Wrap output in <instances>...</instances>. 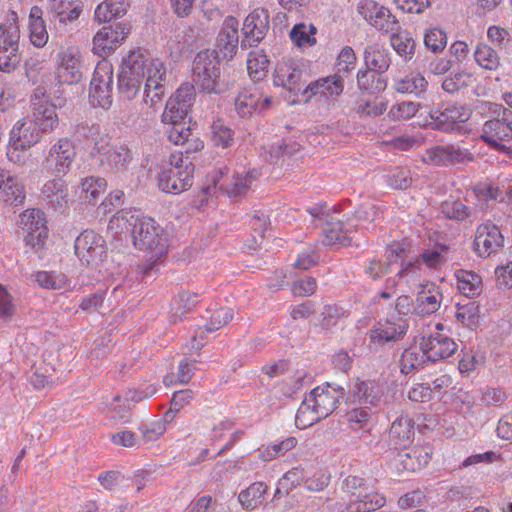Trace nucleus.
<instances>
[{
	"mask_svg": "<svg viewBox=\"0 0 512 512\" xmlns=\"http://www.w3.org/2000/svg\"><path fill=\"white\" fill-rule=\"evenodd\" d=\"M193 82L202 91L220 94L228 89V83L221 77L220 60L217 51H200L193 62Z\"/></svg>",
	"mask_w": 512,
	"mask_h": 512,
	"instance_id": "f257e3e1",
	"label": "nucleus"
},
{
	"mask_svg": "<svg viewBox=\"0 0 512 512\" xmlns=\"http://www.w3.org/2000/svg\"><path fill=\"white\" fill-rule=\"evenodd\" d=\"M140 49L131 50L122 60L121 71L118 76V89L126 99H133L140 90L143 79L147 78L151 62Z\"/></svg>",
	"mask_w": 512,
	"mask_h": 512,
	"instance_id": "f03ea898",
	"label": "nucleus"
},
{
	"mask_svg": "<svg viewBox=\"0 0 512 512\" xmlns=\"http://www.w3.org/2000/svg\"><path fill=\"white\" fill-rule=\"evenodd\" d=\"M495 116L483 124L480 138L493 149L509 153L507 142L512 141V110L499 106Z\"/></svg>",
	"mask_w": 512,
	"mask_h": 512,
	"instance_id": "7ed1b4c3",
	"label": "nucleus"
},
{
	"mask_svg": "<svg viewBox=\"0 0 512 512\" xmlns=\"http://www.w3.org/2000/svg\"><path fill=\"white\" fill-rule=\"evenodd\" d=\"M19 40L18 15L11 10L0 24V71L10 72L20 63Z\"/></svg>",
	"mask_w": 512,
	"mask_h": 512,
	"instance_id": "20e7f679",
	"label": "nucleus"
},
{
	"mask_svg": "<svg viewBox=\"0 0 512 512\" xmlns=\"http://www.w3.org/2000/svg\"><path fill=\"white\" fill-rule=\"evenodd\" d=\"M133 243L138 249L149 252L157 259L168 251V239L163 229L153 219L145 216L133 228Z\"/></svg>",
	"mask_w": 512,
	"mask_h": 512,
	"instance_id": "39448f33",
	"label": "nucleus"
},
{
	"mask_svg": "<svg viewBox=\"0 0 512 512\" xmlns=\"http://www.w3.org/2000/svg\"><path fill=\"white\" fill-rule=\"evenodd\" d=\"M76 157V143L71 138L63 136L51 144L43 165L52 175L64 176L70 171Z\"/></svg>",
	"mask_w": 512,
	"mask_h": 512,
	"instance_id": "423d86ee",
	"label": "nucleus"
},
{
	"mask_svg": "<svg viewBox=\"0 0 512 512\" xmlns=\"http://www.w3.org/2000/svg\"><path fill=\"white\" fill-rule=\"evenodd\" d=\"M74 249L79 260L87 266L99 264L106 256V242L93 230L80 233L75 240Z\"/></svg>",
	"mask_w": 512,
	"mask_h": 512,
	"instance_id": "0eeeda50",
	"label": "nucleus"
},
{
	"mask_svg": "<svg viewBox=\"0 0 512 512\" xmlns=\"http://www.w3.org/2000/svg\"><path fill=\"white\" fill-rule=\"evenodd\" d=\"M113 70L111 65L96 66L90 82L89 98L95 107L108 108L112 104Z\"/></svg>",
	"mask_w": 512,
	"mask_h": 512,
	"instance_id": "6e6552de",
	"label": "nucleus"
},
{
	"mask_svg": "<svg viewBox=\"0 0 512 512\" xmlns=\"http://www.w3.org/2000/svg\"><path fill=\"white\" fill-rule=\"evenodd\" d=\"M344 489L348 494L346 509L348 512H371L375 511L385 504V498L381 495H370L368 501L361 504L357 499L359 498V491L364 492L367 490L366 482L363 478L350 475L344 480Z\"/></svg>",
	"mask_w": 512,
	"mask_h": 512,
	"instance_id": "1a4fd4ad",
	"label": "nucleus"
},
{
	"mask_svg": "<svg viewBox=\"0 0 512 512\" xmlns=\"http://www.w3.org/2000/svg\"><path fill=\"white\" fill-rule=\"evenodd\" d=\"M20 227L27 246L33 249L43 245L47 238V227L44 213L39 209H27L20 215Z\"/></svg>",
	"mask_w": 512,
	"mask_h": 512,
	"instance_id": "9d476101",
	"label": "nucleus"
},
{
	"mask_svg": "<svg viewBox=\"0 0 512 512\" xmlns=\"http://www.w3.org/2000/svg\"><path fill=\"white\" fill-rule=\"evenodd\" d=\"M82 55L77 49L68 48L57 54L56 79L61 84H77L82 79Z\"/></svg>",
	"mask_w": 512,
	"mask_h": 512,
	"instance_id": "9b49d317",
	"label": "nucleus"
},
{
	"mask_svg": "<svg viewBox=\"0 0 512 512\" xmlns=\"http://www.w3.org/2000/svg\"><path fill=\"white\" fill-rule=\"evenodd\" d=\"M407 330L408 324L402 318L378 321L369 332L370 347L377 348L398 342L405 336Z\"/></svg>",
	"mask_w": 512,
	"mask_h": 512,
	"instance_id": "f8f14e48",
	"label": "nucleus"
},
{
	"mask_svg": "<svg viewBox=\"0 0 512 512\" xmlns=\"http://www.w3.org/2000/svg\"><path fill=\"white\" fill-rule=\"evenodd\" d=\"M32 122L44 133H52L59 126L56 105L42 95L35 94L31 98Z\"/></svg>",
	"mask_w": 512,
	"mask_h": 512,
	"instance_id": "ddd939ff",
	"label": "nucleus"
},
{
	"mask_svg": "<svg viewBox=\"0 0 512 512\" xmlns=\"http://www.w3.org/2000/svg\"><path fill=\"white\" fill-rule=\"evenodd\" d=\"M422 159L427 164L449 166L471 162L474 157L466 149L456 148L453 145H437L427 149Z\"/></svg>",
	"mask_w": 512,
	"mask_h": 512,
	"instance_id": "4468645a",
	"label": "nucleus"
},
{
	"mask_svg": "<svg viewBox=\"0 0 512 512\" xmlns=\"http://www.w3.org/2000/svg\"><path fill=\"white\" fill-rule=\"evenodd\" d=\"M504 244V237L500 229L490 223L478 226L474 239V250L480 257H488L498 252Z\"/></svg>",
	"mask_w": 512,
	"mask_h": 512,
	"instance_id": "2eb2a0df",
	"label": "nucleus"
},
{
	"mask_svg": "<svg viewBox=\"0 0 512 512\" xmlns=\"http://www.w3.org/2000/svg\"><path fill=\"white\" fill-rule=\"evenodd\" d=\"M303 74V69L294 61L280 62L274 71V83L293 93L294 99H302Z\"/></svg>",
	"mask_w": 512,
	"mask_h": 512,
	"instance_id": "dca6fc26",
	"label": "nucleus"
},
{
	"mask_svg": "<svg viewBox=\"0 0 512 512\" xmlns=\"http://www.w3.org/2000/svg\"><path fill=\"white\" fill-rule=\"evenodd\" d=\"M127 34L128 29L122 24L104 26L93 38V52L101 57L109 55Z\"/></svg>",
	"mask_w": 512,
	"mask_h": 512,
	"instance_id": "f3484780",
	"label": "nucleus"
},
{
	"mask_svg": "<svg viewBox=\"0 0 512 512\" xmlns=\"http://www.w3.org/2000/svg\"><path fill=\"white\" fill-rule=\"evenodd\" d=\"M193 175V168L163 169L158 176V186L163 192L180 194L192 186Z\"/></svg>",
	"mask_w": 512,
	"mask_h": 512,
	"instance_id": "a211bd4d",
	"label": "nucleus"
},
{
	"mask_svg": "<svg viewBox=\"0 0 512 512\" xmlns=\"http://www.w3.org/2000/svg\"><path fill=\"white\" fill-rule=\"evenodd\" d=\"M342 391L327 384L314 388L305 398L323 419L328 417L337 407Z\"/></svg>",
	"mask_w": 512,
	"mask_h": 512,
	"instance_id": "6ab92c4d",
	"label": "nucleus"
},
{
	"mask_svg": "<svg viewBox=\"0 0 512 512\" xmlns=\"http://www.w3.org/2000/svg\"><path fill=\"white\" fill-rule=\"evenodd\" d=\"M272 98L263 96L255 86L244 88L235 99V108L241 117L251 116L254 112L270 107Z\"/></svg>",
	"mask_w": 512,
	"mask_h": 512,
	"instance_id": "aec40b11",
	"label": "nucleus"
},
{
	"mask_svg": "<svg viewBox=\"0 0 512 512\" xmlns=\"http://www.w3.org/2000/svg\"><path fill=\"white\" fill-rule=\"evenodd\" d=\"M430 446H414L397 453L395 467L400 471L416 472L424 468L431 460Z\"/></svg>",
	"mask_w": 512,
	"mask_h": 512,
	"instance_id": "412c9836",
	"label": "nucleus"
},
{
	"mask_svg": "<svg viewBox=\"0 0 512 512\" xmlns=\"http://www.w3.org/2000/svg\"><path fill=\"white\" fill-rule=\"evenodd\" d=\"M269 29V13L265 8L254 9L244 20L243 23V42H248L250 46L256 45L264 39Z\"/></svg>",
	"mask_w": 512,
	"mask_h": 512,
	"instance_id": "4be33fe9",
	"label": "nucleus"
},
{
	"mask_svg": "<svg viewBox=\"0 0 512 512\" xmlns=\"http://www.w3.org/2000/svg\"><path fill=\"white\" fill-rule=\"evenodd\" d=\"M166 81V68L162 61L155 59L151 62L147 72V79L144 88V101L155 105L165 94L164 83Z\"/></svg>",
	"mask_w": 512,
	"mask_h": 512,
	"instance_id": "5701e85b",
	"label": "nucleus"
},
{
	"mask_svg": "<svg viewBox=\"0 0 512 512\" xmlns=\"http://www.w3.org/2000/svg\"><path fill=\"white\" fill-rule=\"evenodd\" d=\"M421 345L427 352L429 361L432 362L446 359L457 351V344L454 340L440 332L422 337Z\"/></svg>",
	"mask_w": 512,
	"mask_h": 512,
	"instance_id": "b1692460",
	"label": "nucleus"
},
{
	"mask_svg": "<svg viewBox=\"0 0 512 512\" xmlns=\"http://www.w3.org/2000/svg\"><path fill=\"white\" fill-rule=\"evenodd\" d=\"M343 79L341 75L335 74L331 77L313 82L302 91V99H292L291 103L308 102L312 96L320 94L326 98L339 96L343 92Z\"/></svg>",
	"mask_w": 512,
	"mask_h": 512,
	"instance_id": "393cba45",
	"label": "nucleus"
},
{
	"mask_svg": "<svg viewBox=\"0 0 512 512\" xmlns=\"http://www.w3.org/2000/svg\"><path fill=\"white\" fill-rule=\"evenodd\" d=\"M430 117L437 128L449 129L453 124L465 122L470 117V111L464 105L447 104L443 108L433 109Z\"/></svg>",
	"mask_w": 512,
	"mask_h": 512,
	"instance_id": "a878e982",
	"label": "nucleus"
},
{
	"mask_svg": "<svg viewBox=\"0 0 512 512\" xmlns=\"http://www.w3.org/2000/svg\"><path fill=\"white\" fill-rule=\"evenodd\" d=\"M44 133L32 121H18L10 132L12 145L30 149L40 142Z\"/></svg>",
	"mask_w": 512,
	"mask_h": 512,
	"instance_id": "bb28decb",
	"label": "nucleus"
},
{
	"mask_svg": "<svg viewBox=\"0 0 512 512\" xmlns=\"http://www.w3.org/2000/svg\"><path fill=\"white\" fill-rule=\"evenodd\" d=\"M442 294L432 283L420 285L415 299V314L420 316L435 313L441 304Z\"/></svg>",
	"mask_w": 512,
	"mask_h": 512,
	"instance_id": "cd10ccee",
	"label": "nucleus"
},
{
	"mask_svg": "<svg viewBox=\"0 0 512 512\" xmlns=\"http://www.w3.org/2000/svg\"><path fill=\"white\" fill-rule=\"evenodd\" d=\"M238 25L235 17H226L218 34L217 46L225 58L231 59L236 53L239 42Z\"/></svg>",
	"mask_w": 512,
	"mask_h": 512,
	"instance_id": "c85d7f7f",
	"label": "nucleus"
},
{
	"mask_svg": "<svg viewBox=\"0 0 512 512\" xmlns=\"http://www.w3.org/2000/svg\"><path fill=\"white\" fill-rule=\"evenodd\" d=\"M355 230L356 226L351 221L345 223L339 220L328 222L323 228V243L325 245H349L351 243V234Z\"/></svg>",
	"mask_w": 512,
	"mask_h": 512,
	"instance_id": "c756f323",
	"label": "nucleus"
},
{
	"mask_svg": "<svg viewBox=\"0 0 512 512\" xmlns=\"http://www.w3.org/2000/svg\"><path fill=\"white\" fill-rule=\"evenodd\" d=\"M49 9L60 25L74 22L82 13L79 0H50Z\"/></svg>",
	"mask_w": 512,
	"mask_h": 512,
	"instance_id": "7c9ffc66",
	"label": "nucleus"
},
{
	"mask_svg": "<svg viewBox=\"0 0 512 512\" xmlns=\"http://www.w3.org/2000/svg\"><path fill=\"white\" fill-rule=\"evenodd\" d=\"M258 179L255 170H249L244 174L237 173L233 175L231 181L226 184H221L220 189L229 198H239L245 196L251 189L253 183Z\"/></svg>",
	"mask_w": 512,
	"mask_h": 512,
	"instance_id": "2f4dec72",
	"label": "nucleus"
},
{
	"mask_svg": "<svg viewBox=\"0 0 512 512\" xmlns=\"http://www.w3.org/2000/svg\"><path fill=\"white\" fill-rule=\"evenodd\" d=\"M142 217L136 210L122 209L112 216L108 229L115 235L130 233L133 237V228H136Z\"/></svg>",
	"mask_w": 512,
	"mask_h": 512,
	"instance_id": "473e14b6",
	"label": "nucleus"
},
{
	"mask_svg": "<svg viewBox=\"0 0 512 512\" xmlns=\"http://www.w3.org/2000/svg\"><path fill=\"white\" fill-rule=\"evenodd\" d=\"M382 392L375 382L357 381L351 391L352 401L364 406H376L381 400Z\"/></svg>",
	"mask_w": 512,
	"mask_h": 512,
	"instance_id": "72a5a7b5",
	"label": "nucleus"
},
{
	"mask_svg": "<svg viewBox=\"0 0 512 512\" xmlns=\"http://www.w3.org/2000/svg\"><path fill=\"white\" fill-rule=\"evenodd\" d=\"M44 199L56 208H62L68 201V190L62 176L47 181L42 188Z\"/></svg>",
	"mask_w": 512,
	"mask_h": 512,
	"instance_id": "f704fd0d",
	"label": "nucleus"
},
{
	"mask_svg": "<svg viewBox=\"0 0 512 512\" xmlns=\"http://www.w3.org/2000/svg\"><path fill=\"white\" fill-rule=\"evenodd\" d=\"M168 139L175 145L184 146V152L188 155L191 153L198 152L204 147L203 142L193 134L190 127H184L183 125L173 130H168Z\"/></svg>",
	"mask_w": 512,
	"mask_h": 512,
	"instance_id": "c9c22d12",
	"label": "nucleus"
},
{
	"mask_svg": "<svg viewBox=\"0 0 512 512\" xmlns=\"http://www.w3.org/2000/svg\"><path fill=\"white\" fill-rule=\"evenodd\" d=\"M191 109L183 107L174 99H169L166 103L164 112L162 114V122L171 126L169 130L180 127H189L187 124L190 122L189 113Z\"/></svg>",
	"mask_w": 512,
	"mask_h": 512,
	"instance_id": "e433bc0d",
	"label": "nucleus"
},
{
	"mask_svg": "<svg viewBox=\"0 0 512 512\" xmlns=\"http://www.w3.org/2000/svg\"><path fill=\"white\" fill-rule=\"evenodd\" d=\"M364 61L368 69L382 74L386 72L390 66V53L388 50L380 48L377 45H371L365 49Z\"/></svg>",
	"mask_w": 512,
	"mask_h": 512,
	"instance_id": "4c0bfd02",
	"label": "nucleus"
},
{
	"mask_svg": "<svg viewBox=\"0 0 512 512\" xmlns=\"http://www.w3.org/2000/svg\"><path fill=\"white\" fill-rule=\"evenodd\" d=\"M43 11L39 6L30 9V40L35 47H43L48 41V32L42 18Z\"/></svg>",
	"mask_w": 512,
	"mask_h": 512,
	"instance_id": "58836bf2",
	"label": "nucleus"
},
{
	"mask_svg": "<svg viewBox=\"0 0 512 512\" xmlns=\"http://www.w3.org/2000/svg\"><path fill=\"white\" fill-rule=\"evenodd\" d=\"M25 197L24 185L17 177L8 174L0 188V200L17 206L23 203Z\"/></svg>",
	"mask_w": 512,
	"mask_h": 512,
	"instance_id": "ea45409f",
	"label": "nucleus"
},
{
	"mask_svg": "<svg viewBox=\"0 0 512 512\" xmlns=\"http://www.w3.org/2000/svg\"><path fill=\"white\" fill-rule=\"evenodd\" d=\"M133 155L126 145H116L109 148L102 158V163L112 170L120 171L127 168Z\"/></svg>",
	"mask_w": 512,
	"mask_h": 512,
	"instance_id": "a19ab883",
	"label": "nucleus"
},
{
	"mask_svg": "<svg viewBox=\"0 0 512 512\" xmlns=\"http://www.w3.org/2000/svg\"><path fill=\"white\" fill-rule=\"evenodd\" d=\"M429 361L428 354L424 351L421 342L419 346H413L406 349L401 356V371L405 374L422 367Z\"/></svg>",
	"mask_w": 512,
	"mask_h": 512,
	"instance_id": "79ce46f5",
	"label": "nucleus"
},
{
	"mask_svg": "<svg viewBox=\"0 0 512 512\" xmlns=\"http://www.w3.org/2000/svg\"><path fill=\"white\" fill-rule=\"evenodd\" d=\"M390 44L399 56L410 60L415 54V41L406 30L394 31L390 36Z\"/></svg>",
	"mask_w": 512,
	"mask_h": 512,
	"instance_id": "37998d69",
	"label": "nucleus"
},
{
	"mask_svg": "<svg viewBox=\"0 0 512 512\" xmlns=\"http://www.w3.org/2000/svg\"><path fill=\"white\" fill-rule=\"evenodd\" d=\"M428 82L421 73L412 72L396 81L395 90L399 93L421 95L427 89Z\"/></svg>",
	"mask_w": 512,
	"mask_h": 512,
	"instance_id": "c03bdc74",
	"label": "nucleus"
},
{
	"mask_svg": "<svg viewBox=\"0 0 512 512\" xmlns=\"http://www.w3.org/2000/svg\"><path fill=\"white\" fill-rule=\"evenodd\" d=\"M349 310L336 303L324 305L321 313L319 326L324 330H330L336 326L342 319L349 317Z\"/></svg>",
	"mask_w": 512,
	"mask_h": 512,
	"instance_id": "a18cd8bd",
	"label": "nucleus"
},
{
	"mask_svg": "<svg viewBox=\"0 0 512 512\" xmlns=\"http://www.w3.org/2000/svg\"><path fill=\"white\" fill-rule=\"evenodd\" d=\"M266 490L267 486L263 482H255L239 494V502L245 509L253 510L262 503Z\"/></svg>",
	"mask_w": 512,
	"mask_h": 512,
	"instance_id": "49530a36",
	"label": "nucleus"
},
{
	"mask_svg": "<svg viewBox=\"0 0 512 512\" xmlns=\"http://www.w3.org/2000/svg\"><path fill=\"white\" fill-rule=\"evenodd\" d=\"M458 289L467 297L479 295L481 292L482 278L472 271H460L457 274Z\"/></svg>",
	"mask_w": 512,
	"mask_h": 512,
	"instance_id": "de8ad7c7",
	"label": "nucleus"
},
{
	"mask_svg": "<svg viewBox=\"0 0 512 512\" xmlns=\"http://www.w3.org/2000/svg\"><path fill=\"white\" fill-rule=\"evenodd\" d=\"M199 302V296L196 293L190 292L188 290H183L178 293V296L174 299L173 304V321L176 322L178 319H181L182 316L192 310L197 303Z\"/></svg>",
	"mask_w": 512,
	"mask_h": 512,
	"instance_id": "09e8293b",
	"label": "nucleus"
},
{
	"mask_svg": "<svg viewBox=\"0 0 512 512\" xmlns=\"http://www.w3.org/2000/svg\"><path fill=\"white\" fill-rule=\"evenodd\" d=\"M35 277L37 283L45 289L67 290L70 288L69 280L62 273L41 271Z\"/></svg>",
	"mask_w": 512,
	"mask_h": 512,
	"instance_id": "8fccbe9b",
	"label": "nucleus"
},
{
	"mask_svg": "<svg viewBox=\"0 0 512 512\" xmlns=\"http://www.w3.org/2000/svg\"><path fill=\"white\" fill-rule=\"evenodd\" d=\"M474 59L480 67L487 70H496L500 64L497 52L483 43L476 46Z\"/></svg>",
	"mask_w": 512,
	"mask_h": 512,
	"instance_id": "3c124183",
	"label": "nucleus"
},
{
	"mask_svg": "<svg viewBox=\"0 0 512 512\" xmlns=\"http://www.w3.org/2000/svg\"><path fill=\"white\" fill-rule=\"evenodd\" d=\"M316 27L312 24L299 23L296 24L290 31V38L292 42L301 47L305 45H314L316 43Z\"/></svg>",
	"mask_w": 512,
	"mask_h": 512,
	"instance_id": "603ef678",
	"label": "nucleus"
},
{
	"mask_svg": "<svg viewBox=\"0 0 512 512\" xmlns=\"http://www.w3.org/2000/svg\"><path fill=\"white\" fill-rule=\"evenodd\" d=\"M357 83L361 90L371 93L380 92L386 86L385 81L380 78V74L368 68L358 72Z\"/></svg>",
	"mask_w": 512,
	"mask_h": 512,
	"instance_id": "864d4df0",
	"label": "nucleus"
},
{
	"mask_svg": "<svg viewBox=\"0 0 512 512\" xmlns=\"http://www.w3.org/2000/svg\"><path fill=\"white\" fill-rule=\"evenodd\" d=\"M321 419L323 418L320 417L319 413L315 411L307 399L304 398L296 413V426L299 429H304L320 421Z\"/></svg>",
	"mask_w": 512,
	"mask_h": 512,
	"instance_id": "5fc2aeb1",
	"label": "nucleus"
},
{
	"mask_svg": "<svg viewBox=\"0 0 512 512\" xmlns=\"http://www.w3.org/2000/svg\"><path fill=\"white\" fill-rule=\"evenodd\" d=\"M447 34L440 28H431L424 34V44L433 53H441L447 46Z\"/></svg>",
	"mask_w": 512,
	"mask_h": 512,
	"instance_id": "6e6d98bb",
	"label": "nucleus"
},
{
	"mask_svg": "<svg viewBox=\"0 0 512 512\" xmlns=\"http://www.w3.org/2000/svg\"><path fill=\"white\" fill-rule=\"evenodd\" d=\"M479 313V305L469 301L466 304H458L455 316L462 324L470 327L478 323Z\"/></svg>",
	"mask_w": 512,
	"mask_h": 512,
	"instance_id": "4d7b16f0",
	"label": "nucleus"
},
{
	"mask_svg": "<svg viewBox=\"0 0 512 512\" xmlns=\"http://www.w3.org/2000/svg\"><path fill=\"white\" fill-rule=\"evenodd\" d=\"M55 366L51 363L44 365L43 367H34V372L30 376V383L36 389L45 388L53 383V373Z\"/></svg>",
	"mask_w": 512,
	"mask_h": 512,
	"instance_id": "13d9d810",
	"label": "nucleus"
},
{
	"mask_svg": "<svg viewBox=\"0 0 512 512\" xmlns=\"http://www.w3.org/2000/svg\"><path fill=\"white\" fill-rule=\"evenodd\" d=\"M441 212L449 219L463 221L469 216L468 207L459 200H447L441 204Z\"/></svg>",
	"mask_w": 512,
	"mask_h": 512,
	"instance_id": "bf43d9fd",
	"label": "nucleus"
},
{
	"mask_svg": "<svg viewBox=\"0 0 512 512\" xmlns=\"http://www.w3.org/2000/svg\"><path fill=\"white\" fill-rule=\"evenodd\" d=\"M413 422L407 416H401L393 421L389 434L392 438L409 440L413 435Z\"/></svg>",
	"mask_w": 512,
	"mask_h": 512,
	"instance_id": "052dcab7",
	"label": "nucleus"
},
{
	"mask_svg": "<svg viewBox=\"0 0 512 512\" xmlns=\"http://www.w3.org/2000/svg\"><path fill=\"white\" fill-rule=\"evenodd\" d=\"M471 75L465 72L452 73L446 76L442 82V89L450 94L456 93L469 85Z\"/></svg>",
	"mask_w": 512,
	"mask_h": 512,
	"instance_id": "680f3d73",
	"label": "nucleus"
},
{
	"mask_svg": "<svg viewBox=\"0 0 512 512\" xmlns=\"http://www.w3.org/2000/svg\"><path fill=\"white\" fill-rule=\"evenodd\" d=\"M377 30L385 33H393L398 29V21L386 7L382 8L381 13L371 22Z\"/></svg>",
	"mask_w": 512,
	"mask_h": 512,
	"instance_id": "e2e57ef3",
	"label": "nucleus"
},
{
	"mask_svg": "<svg viewBox=\"0 0 512 512\" xmlns=\"http://www.w3.org/2000/svg\"><path fill=\"white\" fill-rule=\"evenodd\" d=\"M106 182L102 178L87 177L81 182L82 192L89 202L97 200L99 195L104 192Z\"/></svg>",
	"mask_w": 512,
	"mask_h": 512,
	"instance_id": "0e129e2a",
	"label": "nucleus"
},
{
	"mask_svg": "<svg viewBox=\"0 0 512 512\" xmlns=\"http://www.w3.org/2000/svg\"><path fill=\"white\" fill-rule=\"evenodd\" d=\"M212 141L215 146L227 148L233 142V131L224 125L221 121L213 123L212 127Z\"/></svg>",
	"mask_w": 512,
	"mask_h": 512,
	"instance_id": "69168bd1",
	"label": "nucleus"
},
{
	"mask_svg": "<svg viewBox=\"0 0 512 512\" xmlns=\"http://www.w3.org/2000/svg\"><path fill=\"white\" fill-rule=\"evenodd\" d=\"M108 410L112 414L113 418L120 419L123 422H128L130 419V401L128 399H123L119 395L113 398L108 406Z\"/></svg>",
	"mask_w": 512,
	"mask_h": 512,
	"instance_id": "338daca9",
	"label": "nucleus"
},
{
	"mask_svg": "<svg viewBox=\"0 0 512 512\" xmlns=\"http://www.w3.org/2000/svg\"><path fill=\"white\" fill-rule=\"evenodd\" d=\"M412 181L411 172L407 168H396L388 175L389 186L394 189H407Z\"/></svg>",
	"mask_w": 512,
	"mask_h": 512,
	"instance_id": "774afa93",
	"label": "nucleus"
}]
</instances>
